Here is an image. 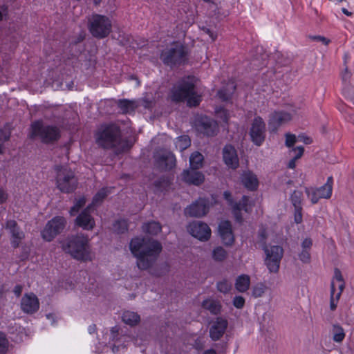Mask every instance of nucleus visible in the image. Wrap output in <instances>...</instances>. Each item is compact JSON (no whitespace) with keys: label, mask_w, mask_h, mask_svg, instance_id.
Instances as JSON below:
<instances>
[{"label":"nucleus","mask_w":354,"mask_h":354,"mask_svg":"<svg viewBox=\"0 0 354 354\" xmlns=\"http://www.w3.org/2000/svg\"><path fill=\"white\" fill-rule=\"evenodd\" d=\"M129 248L137 259L136 265L139 270H147L154 277H161L169 273L170 265L168 262L155 265L162 250L158 240L137 236L131 240Z\"/></svg>","instance_id":"1"},{"label":"nucleus","mask_w":354,"mask_h":354,"mask_svg":"<svg viewBox=\"0 0 354 354\" xmlns=\"http://www.w3.org/2000/svg\"><path fill=\"white\" fill-rule=\"evenodd\" d=\"M97 145L104 149H115L117 154L129 151L133 143L122 138L120 126L114 123L102 124L95 136Z\"/></svg>","instance_id":"2"},{"label":"nucleus","mask_w":354,"mask_h":354,"mask_svg":"<svg viewBox=\"0 0 354 354\" xmlns=\"http://www.w3.org/2000/svg\"><path fill=\"white\" fill-rule=\"evenodd\" d=\"M189 51L188 48L180 41H173L167 46L160 53V59L162 64L174 69L187 65L189 63Z\"/></svg>","instance_id":"3"},{"label":"nucleus","mask_w":354,"mask_h":354,"mask_svg":"<svg viewBox=\"0 0 354 354\" xmlns=\"http://www.w3.org/2000/svg\"><path fill=\"white\" fill-rule=\"evenodd\" d=\"M64 248L77 260L83 261L90 260L88 239L83 234L68 236Z\"/></svg>","instance_id":"4"},{"label":"nucleus","mask_w":354,"mask_h":354,"mask_svg":"<svg viewBox=\"0 0 354 354\" xmlns=\"http://www.w3.org/2000/svg\"><path fill=\"white\" fill-rule=\"evenodd\" d=\"M32 139L38 138L45 145H53L61 138V131L55 125L45 124L42 120H36L30 125Z\"/></svg>","instance_id":"5"},{"label":"nucleus","mask_w":354,"mask_h":354,"mask_svg":"<svg viewBox=\"0 0 354 354\" xmlns=\"http://www.w3.org/2000/svg\"><path fill=\"white\" fill-rule=\"evenodd\" d=\"M197 79L194 75H187L180 79L171 88L170 98L175 103L185 102L193 94Z\"/></svg>","instance_id":"6"},{"label":"nucleus","mask_w":354,"mask_h":354,"mask_svg":"<svg viewBox=\"0 0 354 354\" xmlns=\"http://www.w3.org/2000/svg\"><path fill=\"white\" fill-rule=\"evenodd\" d=\"M88 28L95 38L104 39L111 32L112 22L109 17L95 13L88 20Z\"/></svg>","instance_id":"7"},{"label":"nucleus","mask_w":354,"mask_h":354,"mask_svg":"<svg viewBox=\"0 0 354 354\" xmlns=\"http://www.w3.org/2000/svg\"><path fill=\"white\" fill-rule=\"evenodd\" d=\"M78 179L73 171L67 167H60L57 169L56 185L62 193L70 194L75 191Z\"/></svg>","instance_id":"8"},{"label":"nucleus","mask_w":354,"mask_h":354,"mask_svg":"<svg viewBox=\"0 0 354 354\" xmlns=\"http://www.w3.org/2000/svg\"><path fill=\"white\" fill-rule=\"evenodd\" d=\"M67 221L64 216H55L49 220L41 231L42 239L47 241H52L57 236L62 234L66 228Z\"/></svg>","instance_id":"9"},{"label":"nucleus","mask_w":354,"mask_h":354,"mask_svg":"<svg viewBox=\"0 0 354 354\" xmlns=\"http://www.w3.org/2000/svg\"><path fill=\"white\" fill-rule=\"evenodd\" d=\"M262 250L266 255L265 264L270 272H278L281 260L283 255V248L280 245H272L270 248H268L267 245L265 249Z\"/></svg>","instance_id":"10"},{"label":"nucleus","mask_w":354,"mask_h":354,"mask_svg":"<svg viewBox=\"0 0 354 354\" xmlns=\"http://www.w3.org/2000/svg\"><path fill=\"white\" fill-rule=\"evenodd\" d=\"M249 135L254 145L257 147L263 145L266 138V126L261 117L257 116L253 119Z\"/></svg>","instance_id":"11"},{"label":"nucleus","mask_w":354,"mask_h":354,"mask_svg":"<svg viewBox=\"0 0 354 354\" xmlns=\"http://www.w3.org/2000/svg\"><path fill=\"white\" fill-rule=\"evenodd\" d=\"M188 232L194 238L201 241H207L212 234V230L209 225L200 221L191 222L187 226Z\"/></svg>","instance_id":"12"},{"label":"nucleus","mask_w":354,"mask_h":354,"mask_svg":"<svg viewBox=\"0 0 354 354\" xmlns=\"http://www.w3.org/2000/svg\"><path fill=\"white\" fill-rule=\"evenodd\" d=\"M209 207L210 202L208 198H199L185 208V214L190 217L200 218L209 212Z\"/></svg>","instance_id":"13"},{"label":"nucleus","mask_w":354,"mask_h":354,"mask_svg":"<svg viewBox=\"0 0 354 354\" xmlns=\"http://www.w3.org/2000/svg\"><path fill=\"white\" fill-rule=\"evenodd\" d=\"M155 165L161 171H169L176 166L175 155L170 151H165L155 157Z\"/></svg>","instance_id":"14"},{"label":"nucleus","mask_w":354,"mask_h":354,"mask_svg":"<svg viewBox=\"0 0 354 354\" xmlns=\"http://www.w3.org/2000/svg\"><path fill=\"white\" fill-rule=\"evenodd\" d=\"M5 228L10 234V244L13 248H18L21 241L25 238V234L15 220H8Z\"/></svg>","instance_id":"15"},{"label":"nucleus","mask_w":354,"mask_h":354,"mask_svg":"<svg viewBox=\"0 0 354 354\" xmlns=\"http://www.w3.org/2000/svg\"><path fill=\"white\" fill-rule=\"evenodd\" d=\"M196 129L200 133L212 137L216 135L218 131V124L213 119L205 116L201 117L196 121Z\"/></svg>","instance_id":"16"},{"label":"nucleus","mask_w":354,"mask_h":354,"mask_svg":"<svg viewBox=\"0 0 354 354\" xmlns=\"http://www.w3.org/2000/svg\"><path fill=\"white\" fill-rule=\"evenodd\" d=\"M218 231L222 243L227 247L232 246L235 241V237L232 223L230 221L225 220L218 224Z\"/></svg>","instance_id":"17"},{"label":"nucleus","mask_w":354,"mask_h":354,"mask_svg":"<svg viewBox=\"0 0 354 354\" xmlns=\"http://www.w3.org/2000/svg\"><path fill=\"white\" fill-rule=\"evenodd\" d=\"M292 119L290 113L286 111H274L269 116L268 126L271 133H275L283 124Z\"/></svg>","instance_id":"18"},{"label":"nucleus","mask_w":354,"mask_h":354,"mask_svg":"<svg viewBox=\"0 0 354 354\" xmlns=\"http://www.w3.org/2000/svg\"><path fill=\"white\" fill-rule=\"evenodd\" d=\"M223 160L227 167L232 169H236L239 167V158L237 151L231 144L224 146L222 151Z\"/></svg>","instance_id":"19"},{"label":"nucleus","mask_w":354,"mask_h":354,"mask_svg":"<svg viewBox=\"0 0 354 354\" xmlns=\"http://www.w3.org/2000/svg\"><path fill=\"white\" fill-rule=\"evenodd\" d=\"M20 307L24 313L32 315L37 313L39 308V299L32 292L26 293L21 298Z\"/></svg>","instance_id":"20"},{"label":"nucleus","mask_w":354,"mask_h":354,"mask_svg":"<svg viewBox=\"0 0 354 354\" xmlns=\"http://www.w3.org/2000/svg\"><path fill=\"white\" fill-rule=\"evenodd\" d=\"M228 326L227 320L223 317H218L212 322L209 328V337L213 341L220 339L224 335Z\"/></svg>","instance_id":"21"},{"label":"nucleus","mask_w":354,"mask_h":354,"mask_svg":"<svg viewBox=\"0 0 354 354\" xmlns=\"http://www.w3.org/2000/svg\"><path fill=\"white\" fill-rule=\"evenodd\" d=\"M182 180L188 185H194L199 186L203 183L205 180V176L197 169H185L182 174Z\"/></svg>","instance_id":"22"},{"label":"nucleus","mask_w":354,"mask_h":354,"mask_svg":"<svg viewBox=\"0 0 354 354\" xmlns=\"http://www.w3.org/2000/svg\"><path fill=\"white\" fill-rule=\"evenodd\" d=\"M241 182L243 187L250 192L257 190L259 187V180L256 174L250 170L243 171L241 175Z\"/></svg>","instance_id":"23"},{"label":"nucleus","mask_w":354,"mask_h":354,"mask_svg":"<svg viewBox=\"0 0 354 354\" xmlns=\"http://www.w3.org/2000/svg\"><path fill=\"white\" fill-rule=\"evenodd\" d=\"M75 224L85 230H92L95 225V222L91 214H86V210H82L76 217Z\"/></svg>","instance_id":"24"},{"label":"nucleus","mask_w":354,"mask_h":354,"mask_svg":"<svg viewBox=\"0 0 354 354\" xmlns=\"http://www.w3.org/2000/svg\"><path fill=\"white\" fill-rule=\"evenodd\" d=\"M236 89V85L234 81H229L223 85L217 92V96L222 102H230Z\"/></svg>","instance_id":"25"},{"label":"nucleus","mask_w":354,"mask_h":354,"mask_svg":"<svg viewBox=\"0 0 354 354\" xmlns=\"http://www.w3.org/2000/svg\"><path fill=\"white\" fill-rule=\"evenodd\" d=\"M203 308L209 310L211 314L217 315L221 313L222 306L220 301L211 299H206L201 304Z\"/></svg>","instance_id":"26"},{"label":"nucleus","mask_w":354,"mask_h":354,"mask_svg":"<svg viewBox=\"0 0 354 354\" xmlns=\"http://www.w3.org/2000/svg\"><path fill=\"white\" fill-rule=\"evenodd\" d=\"M333 178L332 176H329L327 178L326 183L316 189L317 194H318L319 196L322 197L323 198H330L333 191Z\"/></svg>","instance_id":"27"},{"label":"nucleus","mask_w":354,"mask_h":354,"mask_svg":"<svg viewBox=\"0 0 354 354\" xmlns=\"http://www.w3.org/2000/svg\"><path fill=\"white\" fill-rule=\"evenodd\" d=\"M122 320L126 324H128L131 326H134L139 324L140 321V317L137 313L127 310L123 313Z\"/></svg>","instance_id":"28"},{"label":"nucleus","mask_w":354,"mask_h":354,"mask_svg":"<svg viewBox=\"0 0 354 354\" xmlns=\"http://www.w3.org/2000/svg\"><path fill=\"white\" fill-rule=\"evenodd\" d=\"M250 284V278L247 274H241L239 276L235 282V288L240 292H246Z\"/></svg>","instance_id":"29"},{"label":"nucleus","mask_w":354,"mask_h":354,"mask_svg":"<svg viewBox=\"0 0 354 354\" xmlns=\"http://www.w3.org/2000/svg\"><path fill=\"white\" fill-rule=\"evenodd\" d=\"M142 228L143 232L147 234L157 235L161 231L162 227L159 222L153 221L144 223Z\"/></svg>","instance_id":"30"},{"label":"nucleus","mask_w":354,"mask_h":354,"mask_svg":"<svg viewBox=\"0 0 354 354\" xmlns=\"http://www.w3.org/2000/svg\"><path fill=\"white\" fill-rule=\"evenodd\" d=\"M203 156L198 151L192 153L189 158V165L192 169H198L203 167Z\"/></svg>","instance_id":"31"},{"label":"nucleus","mask_w":354,"mask_h":354,"mask_svg":"<svg viewBox=\"0 0 354 354\" xmlns=\"http://www.w3.org/2000/svg\"><path fill=\"white\" fill-rule=\"evenodd\" d=\"M118 106L122 111L123 113H129L134 111L136 105L134 101L127 99L118 100L117 102Z\"/></svg>","instance_id":"32"},{"label":"nucleus","mask_w":354,"mask_h":354,"mask_svg":"<svg viewBox=\"0 0 354 354\" xmlns=\"http://www.w3.org/2000/svg\"><path fill=\"white\" fill-rule=\"evenodd\" d=\"M113 228L114 232L118 234H124L129 228L127 220L124 218L116 220L113 224Z\"/></svg>","instance_id":"33"},{"label":"nucleus","mask_w":354,"mask_h":354,"mask_svg":"<svg viewBox=\"0 0 354 354\" xmlns=\"http://www.w3.org/2000/svg\"><path fill=\"white\" fill-rule=\"evenodd\" d=\"M333 339L334 342L340 343L345 338L344 328L339 324H334L332 328Z\"/></svg>","instance_id":"34"},{"label":"nucleus","mask_w":354,"mask_h":354,"mask_svg":"<svg viewBox=\"0 0 354 354\" xmlns=\"http://www.w3.org/2000/svg\"><path fill=\"white\" fill-rule=\"evenodd\" d=\"M227 257V251L221 246L216 247L212 251V259L217 262H222Z\"/></svg>","instance_id":"35"},{"label":"nucleus","mask_w":354,"mask_h":354,"mask_svg":"<svg viewBox=\"0 0 354 354\" xmlns=\"http://www.w3.org/2000/svg\"><path fill=\"white\" fill-rule=\"evenodd\" d=\"M86 198L85 196H81L78 198H75V203L73 207H71L69 213L71 216H75L79 212V211L85 205Z\"/></svg>","instance_id":"36"},{"label":"nucleus","mask_w":354,"mask_h":354,"mask_svg":"<svg viewBox=\"0 0 354 354\" xmlns=\"http://www.w3.org/2000/svg\"><path fill=\"white\" fill-rule=\"evenodd\" d=\"M185 102H187V105L189 107H196L198 106L201 102V96L199 95L196 88L193 90V94L186 98Z\"/></svg>","instance_id":"37"},{"label":"nucleus","mask_w":354,"mask_h":354,"mask_svg":"<svg viewBox=\"0 0 354 354\" xmlns=\"http://www.w3.org/2000/svg\"><path fill=\"white\" fill-rule=\"evenodd\" d=\"M191 145V140L187 135L180 136L177 138L176 142V147H178L180 151H183Z\"/></svg>","instance_id":"38"},{"label":"nucleus","mask_w":354,"mask_h":354,"mask_svg":"<svg viewBox=\"0 0 354 354\" xmlns=\"http://www.w3.org/2000/svg\"><path fill=\"white\" fill-rule=\"evenodd\" d=\"M302 192L298 190H295L290 196V201L295 208L301 207V197Z\"/></svg>","instance_id":"39"},{"label":"nucleus","mask_w":354,"mask_h":354,"mask_svg":"<svg viewBox=\"0 0 354 354\" xmlns=\"http://www.w3.org/2000/svg\"><path fill=\"white\" fill-rule=\"evenodd\" d=\"M216 288L220 292L227 294L232 289V284L227 279H223L217 282Z\"/></svg>","instance_id":"40"},{"label":"nucleus","mask_w":354,"mask_h":354,"mask_svg":"<svg viewBox=\"0 0 354 354\" xmlns=\"http://www.w3.org/2000/svg\"><path fill=\"white\" fill-rule=\"evenodd\" d=\"M9 342L6 335L0 331V354H6L8 350Z\"/></svg>","instance_id":"41"},{"label":"nucleus","mask_w":354,"mask_h":354,"mask_svg":"<svg viewBox=\"0 0 354 354\" xmlns=\"http://www.w3.org/2000/svg\"><path fill=\"white\" fill-rule=\"evenodd\" d=\"M258 239H259V243L260 244V246L261 249H265L267 246V239H268V234L267 231L265 228H260L258 231Z\"/></svg>","instance_id":"42"},{"label":"nucleus","mask_w":354,"mask_h":354,"mask_svg":"<svg viewBox=\"0 0 354 354\" xmlns=\"http://www.w3.org/2000/svg\"><path fill=\"white\" fill-rule=\"evenodd\" d=\"M108 192L106 188H102L98 191L93 198V203H102L104 199L107 196Z\"/></svg>","instance_id":"43"},{"label":"nucleus","mask_w":354,"mask_h":354,"mask_svg":"<svg viewBox=\"0 0 354 354\" xmlns=\"http://www.w3.org/2000/svg\"><path fill=\"white\" fill-rule=\"evenodd\" d=\"M68 48L69 53L73 57L79 56L84 50V46L82 44H80L74 45V48H73L71 46V44H69Z\"/></svg>","instance_id":"44"},{"label":"nucleus","mask_w":354,"mask_h":354,"mask_svg":"<svg viewBox=\"0 0 354 354\" xmlns=\"http://www.w3.org/2000/svg\"><path fill=\"white\" fill-rule=\"evenodd\" d=\"M241 208H244V206L243 207H239V205H233L232 207V213L234 214L235 221L239 223H241L243 221Z\"/></svg>","instance_id":"45"},{"label":"nucleus","mask_w":354,"mask_h":354,"mask_svg":"<svg viewBox=\"0 0 354 354\" xmlns=\"http://www.w3.org/2000/svg\"><path fill=\"white\" fill-rule=\"evenodd\" d=\"M286 137V141H285V145L288 147H292L297 142V138L295 134L287 133L285 135Z\"/></svg>","instance_id":"46"},{"label":"nucleus","mask_w":354,"mask_h":354,"mask_svg":"<svg viewBox=\"0 0 354 354\" xmlns=\"http://www.w3.org/2000/svg\"><path fill=\"white\" fill-rule=\"evenodd\" d=\"M265 292V286L261 283L255 286L252 289V296L255 298L263 296Z\"/></svg>","instance_id":"47"},{"label":"nucleus","mask_w":354,"mask_h":354,"mask_svg":"<svg viewBox=\"0 0 354 354\" xmlns=\"http://www.w3.org/2000/svg\"><path fill=\"white\" fill-rule=\"evenodd\" d=\"M299 259L304 263H309L311 259L310 250L302 249L301 252L299 254Z\"/></svg>","instance_id":"48"},{"label":"nucleus","mask_w":354,"mask_h":354,"mask_svg":"<svg viewBox=\"0 0 354 354\" xmlns=\"http://www.w3.org/2000/svg\"><path fill=\"white\" fill-rule=\"evenodd\" d=\"M216 113L218 117H219L223 122L227 123L229 120V113L226 109L220 107L216 110Z\"/></svg>","instance_id":"49"},{"label":"nucleus","mask_w":354,"mask_h":354,"mask_svg":"<svg viewBox=\"0 0 354 354\" xmlns=\"http://www.w3.org/2000/svg\"><path fill=\"white\" fill-rule=\"evenodd\" d=\"M233 305L238 309H241L243 308L245 300L242 296H235L232 301Z\"/></svg>","instance_id":"50"},{"label":"nucleus","mask_w":354,"mask_h":354,"mask_svg":"<svg viewBox=\"0 0 354 354\" xmlns=\"http://www.w3.org/2000/svg\"><path fill=\"white\" fill-rule=\"evenodd\" d=\"M249 202V196L243 195L241 198V200L239 203H235L234 205H239V207H243V205L244 208H241V210H244L245 212H249V209L248 207Z\"/></svg>","instance_id":"51"},{"label":"nucleus","mask_w":354,"mask_h":354,"mask_svg":"<svg viewBox=\"0 0 354 354\" xmlns=\"http://www.w3.org/2000/svg\"><path fill=\"white\" fill-rule=\"evenodd\" d=\"M120 328L118 326L112 327L111 329L110 339L115 342H118L119 341V331Z\"/></svg>","instance_id":"52"},{"label":"nucleus","mask_w":354,"mask_h":354,"mask_svg":"<svg viewBox=\"0 0 354 354\" xmlns=\"http://www.w3.org/2000/svg\"><path fill=\"white\" fill-rule=\"evenodd\" d=\"M8 6L6 4L0 6V21L8 19Z\"/></svg>","instance_id":"53"},{"label":"nucleus","mask_w":354,"mask_h":354,"mask_svg":"<svg viewBox=\"0 0 354 354\" xmlns=\"http://www.w3.org/2000/svg\"><path fill=\"white\" fill-rule=\"evenodd\" d=\"M291 152L295 153V156L292 158H294L295 160H298L303 156L304 152V147L303 146L293 147L291 150Z\"/></svg>","instance_id":"54"},{"label":"nucleus","mask_w":354,"mask_h":354,"mask_svg":"<svg viewBox=\"0 0 354 354\" xmlns=\"http://www.w3.org/2000/svg\"><path fill=\"white\" fill-rule=\"evenodd\" d=\"M306 192L313 204L317 203L320 198H323L322 197L319 196L318 194H317L316 189L312 190L311 192H310L309 190H306Z\"/></svg>","instance_id":"55"},{"label":"nucleus","mask_w":354,"mask_h":354,"mask_svg":"<svg viewBox=\"0 0 354 354\" xmlns=\"http://www.w3.org/2000/svg\"><path fill=\"white\" fill-rule=\"evenodd\" d=\"M294 221L297 224L302 222V207L295 208Z\"/></svg>","instance_id":"56"},{"label":"nucleus","mask_w":354,"mask_h":354,"mask_svg":"<svg viewBox=\"0 0 354 354\" xmlns=\"http://www.w3.org/2000/svg\"><path fill=\"white\" fill-rule=\"evenodd\" d=\"M313 245V241L310 238H306L301 243V248L304 250H310Z\"/></svg>","instance_id":"57"},{"label":"nucleus","mask_w":354,"mask_h":354,"mask_svg":"<svg viewBox=\"0 0 354 354\" xmlns=\"http://www.w3.org/2000/svg\"><path fill=\"white\" fill-rule=\"evenodd\" d=\"M8 198V194L7 192L2 187H0V205L5 203Z\"/></svg>","instance_id":"58"},{"label":"nucleus","mask_w":354,"mask_h":354,"mask_svg":"<svg viewBox=\"0 0 354 354\" xmlns=\"http://www.w3.org/2000/svg\"><path fill=\"white\" fill-rule=\"evenodd\" d=\"M312 39L316 41H321L325 45H328L330 42V40L324 37L317 35L312 37Z\"/></svg>","instance_id":"59"},{"label":"nucleus","mask_w":354,"mask_h":354,"mask_svg":"<svg viewBox=\"0 0 354 354\" xmlns=\"http://www.w3.org/2000/svg\"><path fill=\"white\" fill-rule=\"evenodd\" d=\"M223 198L225 201H227L229 205H232L234 203V200L232 198V196L230 192L225 191L223 192Z\"/></svg>","instance_id":"60"},{"label":"nucleus","mask_w":354,"mask_h":354,"mask_svg":"<svg viewBox=\"0 0 354 354\" xmlns=\"http://www.w3.org/2000/svg\"><path fill=\"white\" fill-rule=\"evenodd\" d=\"M84 39V36L82 35H78L75 39H73L69 44L71 46L74 48V45H77V44H82V42Z\"/></svg>","instance_id":"61"},{"label":"nucleus","mask_w":354,"mask_h":354,"mask_svg":"<svg viewBox=\"0 0 354 354\" xmlns=\"http://www.w3.org/2000/svg\"><path fill=\"white\" fill-rule=\"evenodd\" d=\"M215 348L219 351H225L227 347V344L226 342H223L221 343L214 344Z\"/></svg>","instance_id":"62"},{"label":"nucleus","mask_w":354,"mask_h":354,"mask_svg":"<svg viewBox=\"0 0 354 354\" xmlns=\"http://www.w3.org/2000/svg\"><path fill=\"white\" fill-rule=\"evenodd\" d=\"M23 290V286L20 284H17L15 286L13 289V292L18 297L21 296Z\"/></svg>","instance_id":"63"},{"label":"nucleus","mask_w":354,"mask_h":354,"mask_svg":"<svg viewBox=\"0 0 354 354\" xmlns=\"http://www.w3.org/2000/svg\"><path fill=\"white\" fill-rule=\"evenodd\" d=\"M335 278L339 281H344L341 271L338 268L335 269Z\"/></svg>","instance_id":"64"}]
</instances>
